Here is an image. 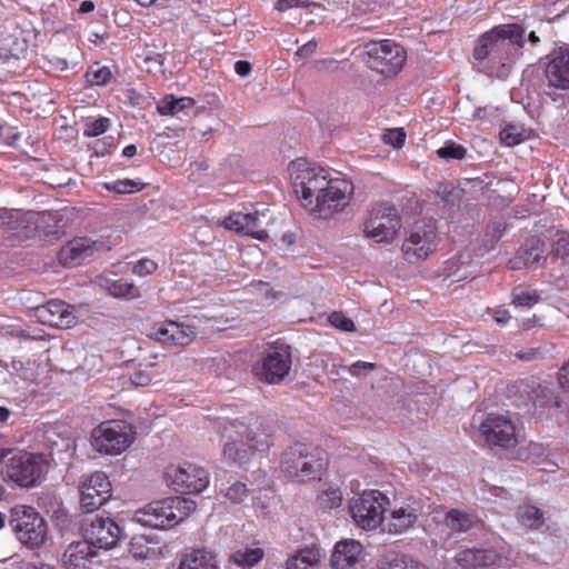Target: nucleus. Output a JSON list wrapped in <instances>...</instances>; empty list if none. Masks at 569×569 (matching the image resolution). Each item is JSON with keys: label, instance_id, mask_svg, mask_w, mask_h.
<instances>
[{"label": "nucleus", "instance_id": "603ef678", "mask_svg": "<svg viewBox=\"0 0 569 569\" xmlns=\"http://www.w3.org/2000/svg\"><path fill=\"white\" fill-rule=\"evenodd\" d=\"M376 369V363L373 362H367V361H356L350 367L347 368V371L352 377H365L369 375L372 370Z\"/></svg>", "mask_w": 569, "mask_h": 569}, {"label": "nucleus", "instance_id": "5701e85b", "mask_svg": "<svg viewBox=\"0 0 569 569\" xmlns=\"http://www.w3.org/2000/svg\"><path fill=\"white\" fill-rule=\"evenodd\" d=\"M545 242L538 238L528 240L520 247L516 254L509 260L512 270L535 269L545 263Z\"/></svg>", "mask_w": 569, "mask_h": 569}, {"label": "nucleus", "instance_id": "6ab92c4d", "mask_svg": "<svg viewBox=\"0 0 569 569\" xmlns=\"http://www.w3.org/2000/svg\"><path fill=\"white\" fill-rule=\"evenodd\" d=\"M84 540L94 549H111L120 537V527L111 519L103 517L93 518L84 527Z\"/></svg>", "mask_w": 569, "mask_h": 569}, {"label": "nucleus", "instance_id": "13d9d810", "mask_svg": "<svg viewBox=\"0 0 569 569\" xmlns=\"http://www.w3.org/2000/svg\"><path fill=\"white\" fill-rule=\"evenodd\" d=\"M558 380L561 388L569 392V362L560 369Z\"/></svg>", "mask_w": 569, "mask_h": 569}, {"label": "nucleus", "instance_id": "c9c22d12", "mask_svg": "<svg viewBox=\"0 0 569 569\" xmlns=\"http://www.w3.org/2000/svg\"><path fill=\"white\" fill-rule=\"evenodd\" d=\"M531 131L517 124H506L500 131V140L507 147H515L530 137Z\"/></svg>", "mask_w": 569, "mask_h": 569}, {"label": "nucleus", "instance_id": "49530a36", "mask_svg": "<svg viewBox=\"0 0 569 569\" xmlns=\"http://www.w3.org/2000/svg\"><path fill=\"white\" fill-rule=\"evenodd\" d=\"M110 126V119L106 117H101L99 119L89 121L84 127V136L87 137H98L104 133Z\"/></svg>", "mask_w": 569, "mask_h": 569}, {"label": "nucleus", "instance_id": "774afa93", "mask_svg": "<svg viewBox=\"0 0 569 569\" xmlns=\"http://www.w3.org/2000/svg\"><path fill=\"white\" fill-rule=\"evenodd\" d=\"M13 450L11 448H6L0 446V462L3 461L6 457L11 455Z\"/></svg>", "mask_w": 569, "mask_h": 569}, {"label": "nucleus", "instance_id": "bb28decb", "mask_svg": "<svg viewBox=\"0 0 569 569\" xmlns=\"http://www.w3.org/2000/svg\"><path fill=\"white\" fill-rule=\"evenodd\" d=\"M133 558L140 560H157L169 553V547L146 536L133 537L129 548Z\"/></svg>", "mask_w": 569, "mask_h": 569}, {"label": "nucleus", "instance_id": "f257e3e1", "mask_svg": "<svg viewBox=\"0 0 569 569\" xmlns=\"http://www.w3.org/2000/svg\"><path fill=\"white\" fill-rule=\"evenodd\" d=\"M289 178L300 204L313 217L329 219L349 206L353 184L303 158L288 166Z\"/></svg>", "mask_w": 569, "mask_h": 569}, {"label": "nucleus", "instance_id": "4d7b16f0", "mask_svg": "<svg viewBox=\"0 0 569 569\" xmlns=\"http://www.w3.org/2000/svg\"><path fill=\"white\" fill-rule=\"evenodd\" d=\"M130 381L134 386H147L151 381V377L147 371L139 370L130 376Z\"/></svg>", "mask_w": 569, "mask_h": 569}, {"label": "nucleus", "instance_id": "1a4fd4ad", "mask_svg": "<svg viewBox=\"0 0 569 569\" xmlns=\"http://www.w3.org/2000/svg\"><path fill=\"white\" fill-rule=\"evenodd\" d=\"M133 441V428L123 420L103 421L91 432V445L102 455L118 456L126 451Z\"/></svg>", "mask_w": 569, "mask_h": 569}, {"label": "nucleus", "instance_id": "f8f14e48", "mask_svg": "<svg viewBox=\"0 0 569 569\" xmlns=\"http://www.w3.org/2000/svg\"><path fill=\"white\" fill-rule=\"evenodd\" d=\"M437 248V227L431 220L417 221L406 234L401 253L408 263L426 260Z\"/></svg>", "mask_w": 569, "mask_h": 569}, {"label": "nucleus", "instance_id": "dca6fc26", "mask_svg": "<svg viewBox=\"0 0 569 569\" xmlns=\"http://www.w3.org/2000/svg\"><path fill=\"white\" fill-rule=\"evenodd\" d=\"M111 492L112 486L107 475L94 472L80 487V506L86 512H92L111 498Z\"/></svg>", "mask_w": 569, "mask_h": 569}, {"label": "nucleus", "instance_id": "5fc2aeb1", "mask_svg": "<svg viewBox=\"0 0 569 569\" xmlns=\"http://www.w3.org/2000/svg\"><path fill=\"white\" fill-rule=\"evenodd\" d=\"M546 352L547 351L542 347L526 348L516 352V357L522 361H532L545 358Z\"/></svg>", "mask_w": 569, "mask_h": 569}, {"label": "nucleus", "instance_id": "69168bd1", "mask_svg": "<svg viewBox=\"0 0 569 569\" xmlns=\"http://www.w3.org/2000/svg\"><path fill=\"white\" fill-rule=\"evenodd\" d=\"M11 416V411L7 407L0 406V422H6Z\"/></svg>", "mask_w": 569, "mask_h": 569}, {"label": "nucleus", "instance_id": "9d476101", "mask_svg": "<svg viewBox=\"0 0 569 569\" xmlns=\"http://www.w3.org/2000/svg\"><path fill=\"white\" fill-rule=\"evenodd\" d=\"M401 229V218L397 209L387 203H376L363 222L366 238L379 244H389Z\"/></svg>", "mask_w": 569, "mask_h": 569}, {"label": "nucleus", "instance_id": "412c9836", "mask_svg": "<svg viewBox=\"0 0 569 569\" xmlns=\"http://www.w3.org/2000/svg\"><path fill=\"white\" fill-rule=\"evenodd\" d=\"M34 318L47 326L70 328L77 323L74 308L61 300H51L33 309Z\"/></svg>", "mask_w": 569, "mask_h": 569}, {"label": "nucleus", "instance_id": "37998d69", "mask_svg": "<svg viewBox=\"0 0 569 569\" xmlns=\"http://www.w3.org/2000/svg\"><path fill=\"white\" fill-rule=\"evenodd\" d=\"M377 569H429L425 563L417 560L392 559L390 561H382L377 566Z\"/></svg>", "mask_w": 569, "mask_h": 569}, {"label": "nucleus", "instance_id": "4be33fe9", "mask_svg": "<svg viewBox=\"0 0 569 569\" xmlns=\"http://www.w3.org/2000/svg\"><path fill=\"white\" fill-rule=\"evenodd\" d=\"M422 515L420 501L407 500L395 505L387 518L386 529L389 533L400 535L413 528Z\"/></svg>", "mask_w": 569, "mask_h": 569}, {"label": "nucleus", "instance_id": "4468645a", "mask_svg": "<svg viewBox=\"0 0 569 569\" xmlns=\"http://www.w3.org/2000/svg\"><path fill=\"white\" fill-rule=\"evenodd\" d=\"M290 369V348L283 343L272 346L253 368L256 377L267 383H279Z\"/></svg>", "mask_w": 569, "mask_h": 569}, {"label": "nucleus", "instance_id": "4c0bfd02", "mask_svg": "<svg viewBox=\"0 0 569 569\" xmlns=\"http://www.w3.org/2000/svg\"><path fill=\"white\" fill-rule=\"evenodd\" d=\"M527 450V459H529L532 463L540 466L542 470L553 471V467L556 466L553 462L548 460L547 448L540 443H529L526 447Z\"/></svg>", "mask_w": 569, "mask_h": 569}, {"label": "nucleus", "instance_id": "b1692460", "mask_svg": "<svg viewBox=\"0 0 569 569\" xmlns=\"http://www.w3.org/2000/svg\"><path fill=\"white\" fill-rule=\"evenodd\" d=\"M98 248V242L89 238H76L62 247L59 252V260L66 267H76L91 257Z\"/></svg>", "mask_w": 569, "mask_h": 569}, {"label": "nucleus", "instance_id": "ea45409f", "mask_svg": "<svg viewBox=\"0 0 569 569\" xmlns=\"http://www.w3.org/2000/svg\"><path fill=\"white\" fill-rule=\"evenodd\" d=\"M111 76L110 69L98 62L91 64L86 72L87 81L91 86H104L110 81Z\"/></svg>", "mask_w": 569, "mask_h": 569}, {"label": "nucleus", "instance_id": "de8ad7c7", "mask_svg": "<svg viewBox=\"0 0 569 569\" xmlns=\"http://www.w3.org/2000/svg\"><path fill=\"white\" fill-rule=\"evenodd\" d=\"M328 319L330 325L337 329L346 332H353L356 330L355 322L342 312L335 311Z\"/></svg>", "mask_w": 569, "mask_h": 569}, {"label": "nucleus", "instance_id": "423d86ee", "mask_svg": "<svg viewBox=\"0 0 569 569\" xmlns=\"http://www.w3.org/2000/svg\"><path fill=\"white\" fill-rule=\"evenodd\" d=\"M390 500L380 490L369 489L353 496L349 501V513L355 525L366 531H373L385 522Z\"/></svg>", "mask_w": 569, "mask_h": 569}, {"label": "nucleus", "instance_id": "6e6552de", "mask_svg": "<svg viewBox=\"0 0 569 569\" xmlns=\"http://www.w3.org/2000/svg\"><path fill=\"white\" fill-rule=\"evenodd\" d=\"M48 470L46 455L19 451L8 459L4 475L19 487L32 488L41 483Z\"/></svg>", "mask_w": 569, "mask_h": 569}, {"label": "nucleus", "instance_id": "a878e982", "mask_svg": "<svg viewBox=\"0 0 569 569\" xmlns=\"http://www.w3.org/2000/svg\"><path fill=\"white\" fill-rule=\"evenodd\" d=\"M97 550L86 540L72 542L64 550L62 563L66 569H90Z\"/></svg>", "mask_w": 569, "mask_h": 569}, {"label": "nucleus", "instance_id": "9b49d317", "mask_svg": "<svg viewBox=\"0 0 569 569\" xmlns=\"http://www.w3.org/2000/svg\"><path fill=\"white\" fill-rule=\"evenodd\" d=\"M365 56L367 66L385 77L396 76L407 60L405 49L388 39L366 43Z\"/></svg>", "mask_w": 569, "mask_h": 569}, {"label": "nucleus", "instance_id": "052dcab7", "mask_svg": "<svg viewBox=\"0 0 569 569\" xmlns=\"http://www.w3.org/2000/svg\"><path fill=\"white\" fill-rule=\"evenodd\" d=\"M234 71L240 77H246L251 72V64L248 61H237L234 63Z\"/></svg>", "mask_w": 569, "mask_h": 569}, {"label": "nucleus", "instance_id": "2eb2a0df", "mask_svg": "<svg viewBox=\"0 0 569 569\" xmlns=\"http://www.w3.org/2000/svg\"><path fill=\"white\" fill-rule=\"evenodd\" d=\"M271 221L268 210L254 212H233L223 221L226 229L234 231L239 234L250 236L258 240L268 237L266 227Z\"/></svg>", "mask_w": 569, "mask_h": 569}, {"label": "nucleus", "instance_id": "58836bf2", "mask_svg": "<svg viewBox=\"0 0 569 569\" xmlns=\"http://www.w3.org/2000/svg\"><path fill=\"white\" fill-rule=\"evenodd\" d=\"M108 291L116 298L137 299L140 297L139 289L132 282L126 279L112 281L108 286Z\"/></svg>", "mask_w": 569, "mask_h": 569}, {"label": "nucleus", "instance_id": "bf43d9fd", "mask_svg": "<svg viewBox=\"0 0 569 569\" xmlns=\"http://www.w3.org/2000/svg\"><path fill=\"white\" fill-rule=\"evenodd\" d=\"M316 49H317V42L313 40L309 41L297 50V56L302 57V58H308L309 56L315 53Z\"/></svg>", "mask_w": 569, "mask_h": 569}, {"label": "nucleus", "instance_id": "c03bdc74", "mask_svg": "<svg viewBox=\"0 0 569 569\" xmlns=\"http://www.w3.org/2000/svg\"><path fill=\"white\" fill-rule=\"evenodd\" d=\"M381 139L383 143L400 149L405 144L406 132L402 128H389L383 130Z\"/></svg>", "mask_w": 569, "mask_h": 569}, {"label": "nucleus", "instance_id": "a18cd8bd", "mask_svg": "<svg viewBox=\"0 0 569 569\" xmlns=\"http://www.w3.org/2000/svg\"><path fill=\"white\" fill-rule=\"evenodd\" d=\"M552 244L551 254L555 258H566L569 256V233L558 232Z\"/></svg>", "mask_w": 569, "mask_h": 569}, {"label": "nucleus", "instance_id": "e2e57ef3", "mask_svg": "<svg viewBox=\"0 0 569 569\" xmlns=\"http://www.w3.org/2000/svg\"><path fill=\"white\" fill-rule=\"evenodd\" d=\"M137 153V147L134 144H128L123 148L122 154L127 158H131Z\"/></svg>", "mask_w": 569, "mask_h": 569}, {"label": "nucleus", "instance_id": "c756f323", "mask_svg": "<svg viewBox=\"0 0 569 569\" xmlns=\"http://www.w3.org/2000/svg\"><path fill=\"white\" fill-rule=\"evenodd\" d=\"M178 569H218V565L207 549H191L181 556Z\"/></svg>", "mask_w": 569, "mask_h": 569}, {"label": "nucleus", "instance_id": "8fccbe9b", "mask_svg": "<svg viewBox=\"0 0 569 569\" xmlns=\"http://www.w3.org/2000/svg\"><path fill=\"white\" fill-rule=\"evenodd\" d=\"M224 496L231 502L239 503L247 498L248 488L242 482H234L227 489Z\"/></svg>", "mask_w": 569, "mask_h": 569}, {"label": "nucleus", "instance_id": "ddd939ff", "mask_svg": "<svg viewBox=\"0 0 569 569\" xmlns=\"http://www.w3.org/2000/svg\"><path fill=\"white\" fill-rule=\"evenodd\" d=\"M168 487L180 493H199L206 490L210 482L209 472L192 462L171 463L164 470Z\"/></svg>", "mask_w": 569, "mask_h": 569}, {"label": "nucleus", "instance_id": "f03ea898", "mask_svg": "<svg viewBox=\"0 0 569 569\" xmlns=\"http://www.w3.org/2000/svg\"><path fill=\"white\" fill-rule=\"evenodd\" d=\"M523 34L517 23L497 26L479 38L473 57L486 73L505 79L523 48Z\"/></svg>", "mask_w": 569, "mask_h": 569}, {"label": "nucleus", "instance_id": "cd10ccee", "mask_svg": "<svg viewBox=\"0 0 569 569\" xmlns=\"http://www.w3.org/2000/svg\"><path fill=\"white\" fill-rule=\"evenodd\" d=\"M479 523L477 516L461 509L449 510L443 519V527L448 530V535L467 532Z\"/></svg>", "mask_w": 569, "mask_h": 569}, {"label": "nucleus", "instance_id": "f704fd0d", "mask_svg": "<svg viewBox=\"0 0 569 569\" xmlns=\"http://www.w3.org/2000/svg\"><path fill=\"white\" fill-rule=\"evenodd\" d=\"M533 393L532 405L540 416L546 411L550 412L552 409L559 408V401L549 388L539 386Z\"/></svg>", "mask_w": 569, "mask_h": 569}, {"label": "nucleus", "instance_id": "2f4dec72", "mask_svg": "<svg viewBox=\"0 0 569 569\" xmlns=\"http://www.w3.org/2000/svg\"><path fill=\"white\" fill-rule=\"evenodd\" d=\"M519 525L529 530H538L545 523L543 512L533 505H522L517 510Z\"/></svg>", "mask_w": 569, "mask_h": 569}, {"label": "nucleus", "instance_id": "393cba45", "mask_svg": "<svg viewBox=\"0 0 569 569\" xmlns=\"http://www.w3.org/2000/svg\"><path fill=\"white\" fill-rule=\"evenodd\" d=\"M548 86L557 90H569V51H559L546 66Z\"/></svg>", "mask_w": 569, "mask_h": 569}, {"label": "nucleus", "instance_id": "680f3d73", "mask_svg": "<svg viewBox=\"0 0 569 569\" xmlns=\"http://www.w3.org/2000/svg\"><path fill=\"white\" fill-rule=\"evenodd\" d=\"M510 318H511L510 312L506 309L497 310L493 313L495 321L500 325H506L510 320Z\"/></svg>", "mask_w": 569, "mask_h": 569}, {"label": "nucleus", "instance_id": "a211bd4d", "mask_svg": "<svg viewBox=\"0 0 569 569\" xmlns=\"http://www.w3.org/2000/svg\"><path fill=\"white\" fill-rule=\"evenodd\" d=\"M488 443L502 448L515 447L518 442L512 421L501 415L490 413L480 426Z\"/></svg>", "mask_w": 569, "mask_h": 569}, {"label": "nucleus", "instance_id": "7ed1b4c3", "mask_svg": "<svg viewBox=\"0 0 569 569\" xmlns=\"http://www.w3.org/2000/svg\"><path fill=\"white\" fill-rule=\"evenodd\" d=\"M196 502L184 497H169L152 501L138 509L132 520L141 526L156 529L171 528L196 510Z\"/></svg>", "mask_w": 569, "mask_h": 569}, {"label": "nucleus", "instance_id": "3c124183", "mask_svg": "<svg viewBox=\"0 0 569 569\" xmlns=\"http://www.w3.org/2000/svg\"><path fill=\"white\" fill-rule=\"evenodd\" d=\"M321 367L326 371L327 376L332 380L341 379V370H347L348 367H345L340 362H337L336 359H328L321 361Z\"/></svg>", "mask_w": 569, "mask_h": 569}, {"label": "nucleus", "instance_id": "aec40b11", "mask_svg": "<svg viewBox=\"0 0 569 569\" xmlns=\"http://www.w3.org/2000/svg\"><path fill=\"white\" fill-rule=\"evenodd\" d=\"M366 551L362 543L356 539H342L336 542L330 566L332 569H363Z\"/></svg>", "mask_w": 569, "mask_h": 569}, {"label": "nucleus", "instance_id": "f3484780", "mask_svg": "<svg viewBox=\"0 0 569 569\" xmlns=\"http://www.w3.org/2000/svg\"><path fill=\"white\" fill-rule=\"evenodd\" d=\"M147 336L163 345L188 346L196 339L197 331L190 325L168 320L154 323Z\"/></svg>", "mask_w": 569, "mask_h": 569}, {"label": "nucleus", "instance_id": "e433bc0d", "mask_svg": "<svg viewBox=\"0 0 569 569\" xmlns=\"http://www.w3.org/2000/svg\"><path fill=\"white\" fill-rule=\"evenodd\" d=\"M512 303L517 307L531 308L539 302L540 297L536 289L529 286H517L512 289Z\"/></svg>", "mask_w": 569, "mask_h": 569}, {"label": "nucleus", "instance_id": "39448f33", "mask_svg": "<svg viewBox=\"0 0 569 569\" xmlns=\"http://www.w3.org/2000/svg\"><path fill=\"white\" fill-rule=\"evenodd\" d=\"M9 527L24 547L34 550L43 546L48 537V523L33 507L17 505L10 509Z\"/></svg>", "mask_w": 569, "mask_h": 569}, {"label": "nucleus", "instance_id": "864d4df0", "mask_svg": "<svg viewBox=\"0 0 569 569\" xmlns=\"http://www.w3.org/2000/svg\"><path fill=\"white\" fill-rule=\"evenodd\" d=\"M315 2L311 0H278L274 3V9L279 12H286L295 8H308L313 6Z\"/></svg>", "mask_w": 569, "mask_h": 569}, {"label": "nucleus", "instance_id": "338daca9", "mask_svg": "<svg viewBox=\"0 0 569 569\" xmlns=\"http://www.w3.org/2000/svg\"><path fill=\"white\" fill-rule=\"evenodd\" d=\"M27 569H54V568L52 566H50V565H46V563H42V562H37V563L28 565Z\"/></svg>", "mask_w": 569, "mask_h": 569}, {"label": "nucleus", "instance_id": "09e8293b", "mask_svg": "<svg viewBox=\"0 0 569 569\" xmlns=\"http://www.w3.org/2000/svg\"><path fill=\"white\" fill-rule=\"evenodd\" d=\"M465 153V148L455 142H448L437 150V154L442 159H462Z\"/></svg>", "mask_w": 569, "mask_h": 569}, {"label": "nucleus", "instance_id": "79ce46f5", "mask_svg": "<svg viewBox=\"0 0 569 569\" xmlns=\"http://www.w3.org/2000/svg\"><path fill=\"white\" fill-rule=\"evenodd\" d=\"M318 503L323 509L339 508L342 503V492L338 488H329L318 496Z\"/></svg>", "mask_w": 569, "mask_h": 569}, {"label": "nucleus", "instance_id": "a19ab883", "mask_svg": "<svg viewBox=\"0 0 569 569\" xmlns=\"http://www.w3.org/2000/svg\"><path fill=\"white\" fill-rule=\"evenodd\" d=\"M106 189L120 194L134 193L142 189L143 184L131 179L117 180L104 184Z\"/></svg>", "mask_w": 569, "mask_h": 569}, {"label": "nucleus", "instance_id": "6e6d98bb", "mask_svg": "<svg viewBox=\"0 0 569 569\" xmlns=\"http://www.w3.org/2000/svg\"><path fill=\"white\" fill-rule=\"evenodd\" d=\"M158 264L150 259L139 260L132 269V272L139 277H146L156 271Z\"/></svg>", "mask_w": 569, "mask_h": 569}, {"label": "nucleus", "instance_id": "72a5a7b5", "mask_svg": "<svg viewBox=\"0 0 569 569\" xmlns=\"http://www.w3.org/2000/svg\"><path fill=\"white\" fill-rule=\"evenodd\" d=\"M264 552L261 548H243L230 555V561L237 567L250 569L262 560Z\"/></svg>", "mask_w": 569, "mask_h": 569}, {"label": "nucleus", "instance_id": "0eeeda50", "mask_svg": "<svg viewBox=\"0 0 569 569\" xmlns=\"http://www.w3.org/2000/svg\"><path fill=\"white\" fill-rule=\"evenodd\" d=\"M323 465L322 451L306 443L290 446L281 459L282 471L300 481L318 478Z\"/></svg>", "mask_w": 569, "mask_h": 569}, {"label": "nucleus", "instance_id": "473e14b6", "mask_svg": "<svg viewBox=\"0 0 569 569\" xmlns=\"http://www.w3.org/2000/svg\"><path fill=\"white\" fill-rule=\"evenodd\" d=\"M194 103V100L190 97L174 98L170 94L158 102L157 111L161 116H177L187 109H191Z\"/></svg>", "mask_w": 569, "mask_h": 569}, {"label": "nucleus", "instance_id": "0e129e2a", "mask_svg": "<svg viewBox=\"0 0 569 569\" xmlns=\"http://www.w3.org/2000/svg\"><path fill=\"white\" fill-rule=\"evenodd\" d=\"M94 9V4L92 1H83L81 4H80V12L82 13H88V12H91L92 10Z\"/></svg>", "mask_w": 569, "mask_h": 569}, {"label": "nucleus", "instance_id": "c85d7f7f", "mask_svg": "<svg viewBox=\"0 0 569 569\" xmlns=\"http://www.w3.org/2000/svg\"><path fill=\"white\" fill-rule=\"evenodd\" d=\"M496 553L482 549H465L455 556L456 562L466 569H475L493 565L496 561Z\"/></svg>", "mask_w": 569, "mask_h": 569}, {"label": "nucleus", "instance_id": "7c9ffc66", "mask_svg": "<svg viewBox=\"0 0 569 569\" xmlns=\"http://www.w3.org/2000/svg\"><path fill=\"white\" fill-rule=\"evenodd\" d=\"M320 558L319 549L306 547L287 559L286 569H318Z\"/></svg>", "mask_w": 569, "mask_h": 569}, {"label": "nucleus", "instance_id": "20e7f679", "mask_svg": "<svg viewBox=\"0 0 569 569\" xmlns=\"http://www.w3.org/2000/svg\"><path fill=\"white\" fill-rule=\"evenodd\" d=\"M236 430L227 437L223 445L222 457L227 465L244 467L256 452L268 450L269 436L258 427L238 423Z\"/></svg>", "mask_w": 569, "mask_h": 569}]
</instances>
